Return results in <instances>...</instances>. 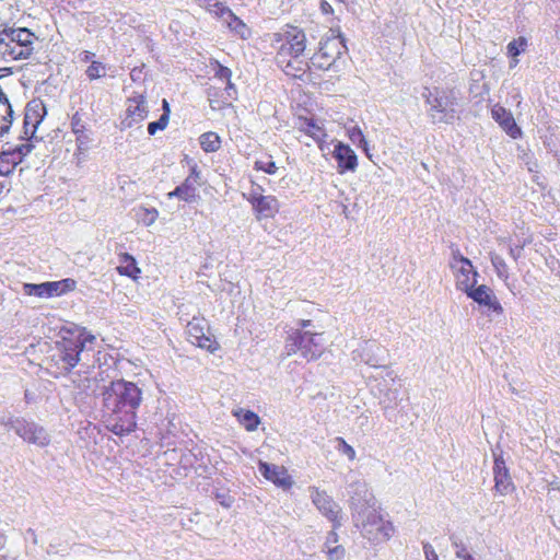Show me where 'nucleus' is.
<instances>
[{
  "label": "nucleus",
  "mask_w": 560,
  "mask_h": 560,
  "mask_svg": "<svg viewBox=\"0 0 560 560\" xmlns=\"http://www.w3.org/2000/svg\"><path fill=\"white\" fill-rule=\"evenodd\" d=\"M101 396L103 408L110 417V431L120 436L135 431L142 389L136 383L121 378L104 386Z\"/></svg>",
  "instance_id": "obj_1"
},
{
  "label": "nucleus",
  "mask_w": 560,
  "mask_h": 560,
  "mask_svg": "<svg viewBox=\"0 0 560 560\" xmlns=\"http://www.w3.org/2000/svg\"><path fill=\"white\" fill-rule=\"evenodd\" d=\"M37 39L38 37L26 27L0 24V61L10 63L30 58Z\"/></svg>",
  "instance_id": "obj_2"
},
{
  "label": "nucleus",
  "mask_w": 560,
  "mask_h": 560,
  "mask_svg": "<svg viewBox=\"0 0 560 560\" xmlns=\"http://www.w3.org/2000/svg\"><path fill=\"white\" fill-rule=\"evenodd\" d=\"M355 526L368 540L380 544L388 540L394 532L390 522L384 521L376 506L361 509L353 515Z\"/></svg>",
  "instance_id": "obj_3"
},
{
  "label": "nucleus",
  "mask_w": 560,
  "mask_h": 560,
  "mask_svg": "<svg viewBox=\"0 0 560 560\" xmlns=\"http://www.w3.org/2000/svg\"><path fill=\"white\" fill-rule=\"evenodd\" d=\"M429 104L428 114L434 124H452L457 116L458 97L453 90H436L429 95L423 94Z\"/></svg>",
  "instance_id": "obj_4"
},
{
  "label": "nucleus",
  "mask_w": 560,
  "mask_h": 560,
  "mask_svg": "<svg viewBox=\"0 0 560 560\" xmlns=\"http://www.w3.org/2000/svg\"><path fill=\"white\" fill-rule=\"evenodd\" d=\"M319 338L320 334L294 329L285 340V353L292 355L300 352L307 361L315 360L320 357L324 349Z\"/></svg>",
  "instance_id": "obj_5"
},
{
  "label": "nucleus",
  "mask_w": 560,
  "mask_h": 560,
  "mask_svg": "<svg viewBox=\"0 0 560 560\" xmlns=\"http://www.w3.org/2000/svg\"><path fill=\"white\" fill-rule=\"evenodd\" d=\"M4 427L13 430L24 442L37 447H47L51 443V435L42 424L27 420L23 417H9L1 422Z\"/></svg>",
  "instance_id": "obj_6"
},
{
  "label": "nucleus",
  "mask_w": 560,
  "mask_h": 560,
  "mask_svg": "<svg viewBox=\"0 0 560 560\" xmlns=\"http://www.w3.org/2000/svg\"><path fill=\"white\" fill-rule=\"evenodd\" d=\"M308 491L311 500L317 510L334 523L335 528L339 527L341 525L339 520L341 512L340 506L332 500L330 495L316 487H310Z\"/></svg>",
  "instance_id": "obj_7"
},
{
  "label": "nucleus",
  "mask_w": 560,
  "mask_h": 560,
  "mask_svg": "<svg viewBox=\"0 0 560 560\" xmlns=\"http://www.w3.org/2000/svg\"><path fill=\"white\" fill-rule=\"evenodd\" d=\"M341 48L345 45L341 39L328 38L320 43L318 52L312 57V63L318 69H329L341 55Z\"/></svg>",
  "instance_id": "obj_8"
},
{
  "label": "nucleus",
  "mask_w": 560,
  "mask_h": 560,
  "mask_svg": "<svg viewBox=\"0 0 560 560\" xmlns=\"http://www.w3.org/2000/svg\"><path fill=\"white\" fill-rule=\"evenodd\" d=\"M208 330V325L203 318L194 317L192 320L187 324L188 340L199 348L214 352L218 346L215 341L207 335Z\"/></svg>",
  "instance_id": "obj_9"
},
{
  "label": "nucleus",
  "mask_w": 560,
  "mask_h": 560,
  "mask_svg": "<svg viewBox=\"0 0 560 560\" xmlns=\"http://www.w3.org/2000/svg\"><path fill=\"white\" fill-rule=\"evenodd\" d=\"M305 43L306 36L303 31L298 28H292L291 31H288L284 35V42L281 44L279 48L278 58L281 59L284 57H300L306 48Z\"/></svg>",
  "instance_id": "obj_10"
},
{
  "label": "nucleus",
  "mask_w": 560,
  "mask_h": 560,
  "mask_svg": "<svg viewBox=\"0 0 560 560\" xmlns=\"http://www.w3.org/2000/svg\"><path fill=\"white\" fill-rule=\"evenodd\" d=\"M57 345L65 369H73L80 361V353L84 350V339L62 338Z\"/></svg>",
  "instance_id": "obj_11"
},
{
  "label": "nucleus",
  "mask_w": 560,
  "mask_h": 560,
  "mask_svg": "<svg viewBox=\"0 0 560 560\" xmlns=\"http://www.w3.org/2000/svg\"><path fill=\"white\" fill-rule=\"evenodd\" d=\"M258 469L267 480L283 490H289L293 486V479L283 466L260 462Z\"/></svg>",
  "instance_id": "obj_12"
},
{
  "label": "nucleus",
  "mask_w": 560,
  "mask_h": 560,
  "mask_svg": "<svg viewBox=\"0 0 560 560\" xmlns=\"http://www.w3.org/2000/svg\"><path fill=\"white\" fill-rule=\"evenodd\" d=\"M147 115L148 109L143 95H137L128 98L126 117L121 121V129L131 128L133 125L141 122L145 119Z\"/></svg>",
  "instance_id": "obj_13"
},
{
  "label": "nucleus",
  "mask_w": 560,
  "mask_h": 560,
  "mask_svg": "<svg viewBox=\"0 0 560 560\" xmlns=\"http://www.w3.org/2000/svg\"><path fill=\"white\" fill-rule=\"evenodd\" d=\"M467 296L474 300L479 305L488 307V310L501 315L503 307L494 295L493 291L486 284H481L477 288L471 287L468 292H465Z\"/></svg>",
  "instance_id": "obj_14"
},
{
  "label": "nucleus",
  "mask_w": 560,
  "mask_h": 560,
  "mask_svg": "<svg viewBox=\"0 0 560 560\" xmlns=\"http://www.w3.org/2000/svg\"><path fill=\"white\" fill-rule=\"evenodd\" d=\"M462 265L457 268H452L456 278V288L463 292H468L471 287L477 283V277L479 276L471 265L468 258H460Z\"/></svg>",
  "instance_id": "obj_15"
},
{
  "label": "nucleus",
  "mask_w": 560,
  "mask_h": 560,
  "mask_svg": "<svg viewBox=\"0 0 560 560\" xmlns=\"http://www.w3.org/2000/svg\"><path fill=\"white\" fill-rule=\"evenodd\" d=\"M351 488V508L354 511V514L361 509L372 508L376 505L375 498L369 491L368 486L364 482L357 481L350 485Z\"/></svg>",
  "instance_id": "obj_16"
},
{
  "label": "nucleus",
  "mask_w": 560,
  "mask_h": 560,
  "mask_svg": "<svg viewBox=\"0 0 560 560\" xmlns=\"http://www.w3.org/2000/svg\"><path fill=\"white\" fill-rule=\"evenodd\" d=\"M199 173L196 170V166L192 167L191 174L173 191L167 194V198L172 199L174 197L179 198L186 202H192L197 198V184H198Z\"/></svg>",
  "instance_id": "obj_17"
},
{
  "label": "nucleus",
  "mask_w": 560,
  "mask_h": 560,
  "mask_svg": "<svg viewBox=\"0 0 560 560\" xmlns=\"http://www.w3.org/2000/svg\"><path fill=\"white\" fill-rule=\"evenodd\" d=\"M332 155L338 163L339 173H345L347 171H355L358 166V158L354 151L349 145L338 142L335 145Z\"/></svg>",
  "instance_id": "obj_18"
},
{
  "label": "nucleus",
  "mask_w": 560,
  "mask_h": 560,
  "mask_svg": "<svg viewBox=\"0 0 560 560\" xmlns=\"http://www.w3.org/2000/svg\"><path fill=\"white\" fill-rule=\"evenodd\" d=\"M493 475H494V488L495 490L505 495L509 493L512 487L511 478L509 475V470L505 466V462L501 457H495L494 466H493Z\"/></svg>",
  "instance_id": "obj_19"
},
{
  "label": "nucleus",
  "mask_w": 560,
  "mask_h": 560,
  "mask_svg": "<svg viewBox=\"0 0 560 560\" xmlns=\"http://www.w3.org/2000/svg\"><path fill=\"white\" fill-rule=\"evenodd\" d=\"M280 208L279 201L275 196L267 195L255 203L253 208L256 212L257 219L273 218Z\"/></svg>",
  "instance_id": "obj_20"
},
{
  "label": "nucleus",
  "mask_w": 560,
  "mask_h": 560,
  "mask_svg": "<svg viewBox=\"0 0 560 560\" xmlns=\"http://www.w3.org/2000/svg\"><path fill=\"white\" fill-rule=\"evenodd\" d=\"M492 116L512 138H517L521 135V130L516 126L514 118L504 108H494Z\"/></svg>",
  "instance_id": "obj_21"
},
{
  "label": "nucleus",
  "mask_w": 560,
  "mask_h": 560,
  "mask_svg": "<svg viewBox=\"0 0 560 560\" xmlns=\"http://www.w3.org/2000/svg\"><path fill=\"white\" fill-rule=\"evenodd\" d=\"M328 533L324 544V551L328 560H342L346 556V550L341 545H338V534L335 530Z\"/></svg>",
  "instance_id": "obj_22"
},
{
  "label": "nucleus",
  "mask_w": 560,
  "mask_h": 560,
  "mask_svg": "<svg viewBox=\"0 0 560 560\" xmlns=\"http://www.w3.org/2000/svg\"><path fill=\"white\" fill-rule=\"evenodd\" d=\"M381 348L373 341H365L361 350H355L354 359L360 358L365 364L377 368L381 366L380 360L375 355V351H380Z\"/></svg>",
  "instance_id": "obj_23"
},
{
  "label": "nucleus",
  "mask_w": 560,
  "mask_h": 560,
  "mask_svg": "<svg viewBox=\"0 0 560 560\" xmlns=\"http://www.w3.org/2000/svg\"><path fill=\"white\" fill-rule=\"evenodd\" d=\"M195 2L210 14L219 19H225V16H232V11L224 4L222 0H195Z\"/></svg>",
  "instance_id": "obj_24"
},
{
  "label": "nucleus",
  "mask_w": 560,
  "mask_h": 560,
  "mask_svg": "<svg viewBox=\"0 0 560 560\" xmlns=\"http://www.w3.org/2000/svg\"><path fill=\"white\" fill-rule=\"evenodd\" d=\"M46 290L47 298L60 296L67 292L73 291L75 288V281L67 278L59 281H47Z\"/></svg>",
  "instance_id": "obj_25"
},
{
  "label": "nucleus",
  "mask_w": 560,
  "mask_h": 560,
  "mask_svg": "<svg viewBox=\"0 0 560 560\" xmlns=\"http://www.w3.org/2000/svg\"><path fill=\"white\" fill-rule=\"evenodd\" d=\"M19 154L10 150L0 154V174L9 175L22 162Z\"/></svg>",
  "instance_id": "obj_26"
},
{
  "label": "nucleus",
  "mask_w": 560,
  "mask_h": 560,
  "mask_svg": "<svg viewBox=\"0 0 560 560\" xmlns=\"http://www.w3.org/2000/svg\"><path fill=\"white\" fill-rule=\"evenodd\" d=\"M490 260L495 270L498 278L503 280L505 285L509 288V290L513 294H515L512 287L509 283L510 272H509V267H508L505 260L500 255L494 254V253L490 254Z\"/></svg>",
  "instance_id": "obj_27"
},
{
  "label": "nucleus",
  "mask_w": 560,
  "mask_h": 560,
  "mask_svg": "<svg viewBox=\"0 0 560 560\" xmlns=\"http://www.w3.org/2000/svg\"><path fill=\"white\" fill-rule=\"evenodd\" d=\"M120 262L121 265L117 267L119 275L136 279L138 273H140V269L137 267L136 260L131 255L127 253L122 254L120 256Z\"/></svg>",
  "instance_id": "obj_28"
},
{
  "label": "nucleus",
  "mask_w": 560,
  "mask_h": 560,
  "mask_svg": "<svg viewBox=\"0 0 560 560\" xmlns=\"http://www.w3.org/2000/svg\"><path fill=\"white\" fill-rule=\"evenodd\" d=\"M349 139L353 144L359 145L371 158L369 143L359 126H351L347 128Z\"/></svg>",
  "instance_id": "obj_29"
},
{
  "label": "nucleus",
  "mask_w": 560,
  "mask_h": 560,
  "mask_svg": "<svg viewBox=\"0 0 560 560\" xmlns=\"http://www.w3.org/2000/svg\"><path fill=\"white\" fill-rule=\"evenodd\" d=\"M200 147L206 152H215L221 147L220 137L212 131L205 132L199 138Z\"/></svg>",
  "instance_id": "obj_30"
},
{
  "label": "nucleus",
  "mask_w": 560,
  "mask_h": 560,
  "mask_svg": "<svg viewBox=\"0 0 560 560\" xmlns=\"http://www.w3.org/2000/svg\"><path fill=\"white\" fill-rule=\"evenodd\" d=\"M222 21L226 24V26L240 35L242 38H246L249 35V30L246 24L237 18L233 12L232 16H225Z\"/></svg>",
  "instance_id": "obj_31"
},
{
  "label": "nucleus",
  "mask_w": 560,
  "mask_h": 560,
  "mask_svg": "<svg viewBox=\"0 0 560 560\" xmlns=\"http://www.w3.org/2000/svg\"><path fill=\"white\" fill-rule=\"evenodd\" d=\"M235 416L238 417L240 422L244 425L247 431H254L257 429L259 424L258 416L250 410L240 409L235 412Z\"/></svg>",
  "instance_id": "obj_32"
},
{
  "label": "nucleus",
  "mask_w": 560,
  "mask_h": 560,
  "mask_svg": "<svg viewBox=\"0 0 560 560\" xmlns=\"http://www.w3.org/2000/svg\"><path fill=\"white\" fill-rule=\"evenodd\" d=\"M159 217V211L155 208L139 207L136 210V218L145 226L152 225Z\"/></svg>",
  "instance_id": "obj_33"
},
{
  "label": "nucleus",
  "mask_w": 560,
  "mask_h": 560,
  "mask_svg": "<svg viewBox=\"0 0 560 560\" xmlns=\"http://www.w3.org/2000/svg\"><path fill=\"white\" fill-rule=\"evenodd\" d=\"M106 66L101 62L93 60L91 65L85 70V75L90 81L101 79L106 75Z\"/></svg>",
  "instance_id": "obj_34"
},
{
  "label": "nucleus",
  "mask_w": 560,
  "mask_h": 560,
  "mask_svg": "<svg viewBox=\"0 0 560 560\" xmlns=\"http://www.w3.org/2000/svg\"><path fill=\"white\" fill-rule=\"evenodd\" d=\"M23 293L25 295H34L42 299H48L47 298V290H46V283H23Z\"/></svg>",
  "instance_id": "obj_35"
},
{
  "label": "nucleus",
  "mask_w": 560,
  "mask_h": 560,
  "mask_svg": "<svg viewBox=\"0 0 560 560\" xmlns=\"http://www.w3.org/2000/svg\"><path fill=\"white\" fill-rule=\"evenodd\" d=\"M335 443H336V450L348 457L349 460H354L355 459V451L354 448L349 445L343 438H336L335 439Z\"/></svg>",
  "instance_id": "obj_36"
},
{
  "label": "nucleus",
  "mask_w": 560,
  "mask_h": 560,
  "mask_svg": "<svg viewBox=\"0 0 560 560\" xmlns=\"http://www.w3.org/2000/svg\"><path fill=\"white\" fill-rule=\"evenodd\" d=\"M527 46V40L524 37H518L517 39L512 40L508 45V54L516 58L522 51L525 50Z\"/></svg>",
  "instance_id": "obj_37"
},
{
  "label": "nucleus",
  "mask_w": 560,
  "mask_h": 560,
  "mask_svg": "<svg viewBox=\"0 0 560 560\" xmlns=\"http://www.w3.org/2000/svg\"><path fill=\"white\" fill-rule=\"evenodd\" d=\"M168 124L167 114H162L156 121H152L148 125L149 135L153 136L158 130H163Z\"/></svg>",
  "instance_id": "obj_38"
},
{
  "label": "nucleus",
  "mask_w": 560,
  "mask_h": 560,
  "mask_svg": "<svg viewBox=\"0 0 560 560\" xmlns=\"http://www.w3.org/2000/svg\"><path fill=\"white\" fill-rule=\"evenodd\" d=\"M255 168L258 171H264L267 174H276L278 171V166L271 160H258L255 162Z\"/></svg>",
  "instance_id": "obj_39"
},
{
  "label": "nucleus",
  "mask_w": 560,
  "mask_h": 560,
  "mask_svg": "<svg viewBox=\"0 0 560 560\" xmlns=\"http://www.w3.org/2000/svg\"><path fill=\"white\" fill-rule=\"evenodd\" d=\"M39 124V120H37L36 117H32L28 113L25 114L24 117V133L26 136L33 137V135L36 131L37 125Z\"/></svg>",
  "instance_id": "obj_40"
},
{
  "label": "nucleus",
  "mask_w": 560,
  "mask_h": 560,
  "mask_svg": "<svg viewBox=\"0 0 560 560\" xmlns=\"http://www.w3.org/2000/svg\"><path fill=\"white\" fill-rule=\"evenodd\" d=\"M303 130L314 139H317L324 135L320 127L317 126L313 120H306Z\"/></svg>",
  "instance_id": "obj_41"
},
{
  "label": "nucleus",
  "mask_w": 560,
  "mask_h": 560,
  "mask_svg": "<svg viewBox=\"0 0 560 560\" xmlns=\"http://www.w3.org/2000/svg\"><path fill=\"white\" fill-rule=\"evenodd\" d=\"M71 128L75 135L83 133L85 131V126L78 113H75L71 118Z\"/></svg>",
  "instance_id": "obj_42"
},
{
  "label": "nucleus",
  "mask_w": 560,
  "mask_h": 560,
  "mask_svg": "<svg viewBox=\"0 0 560 560\" xmlns=\"http://www.w3.org/2000/svg\"><path fill=\"white\" fill-rule=\"evenodd\" d=\"M215 77L220 80L230 82L232 77V71L222 65L218 63L217 70H215Z\"/></svg>",
  "instance_id": "obj_43"
},
{
  "label": "nucleus",
  "mask_w": 560,
  "mask_h": 560,
  "mask_svg": "<svg viewBox=\"0 0 560 560\" xmlns=\"http://www.w3.org/2000/svg\"><path fill=\"white\" fill-rule=\"evenodd\" d=\"M259 190H260V187H258L256 189H252L247 195H244L246 197V199L250 202L253 208L255 207V203H257L260 200V198L265 197V195H261L259 192Z\"/></svg>",
  "instance_id": "obj_44"
},
{
  "label": "nucleus",
  "mask_w": 560,
  "mask_h": 560,
  "mask_svg": "<svg viewBox=\"0 0 560 560\" xmlns=\"http://www.w3.org/2000/svg\"><path fill=\"white\" fill-rule=\"evenodd\" d=\"M422 547L425 560H439L438 555L431 544L423 542Z\"/></svg>",
  "instance_id": "obj_45"
},
{
  "label": "nucleus",
  "mask_w": 560,
  "mask_h": 560,
  "mask_svg": "<svg viewBox=\"0 0 560 560\" xmlns=\"http://www.w3.org/2000/svg\"><path fill=\"white\" fill-rule=\"evenodd\" d=\"M460 258H465L460 253L459 249H453L452 250V260L450 261V267L457 268L459 265H462V261H459Z\"/></svg>",
  "instance_id": "obj_46"
},
{
  "label": "nucleus",
  "mask_w": 560,
  "mask_h": 560,
  "mask_svg": "<svg viewBox=\"0 0 560 560\" xmlns=\"http://www.w3.org/2000/svg\"><path fill=\"white\" fill-rule=\"evenodd\" d=\"M453 546L456 548L455 555L457 558L464 559L465 556L469 555V552H467L465 546L462 542L453 540Z\"/></svg>",
  "instance_id": "obj_47"
},
{
  "label": "nucleus",
  "mask_w": 560,
  "mask_h": 560,
  "mask_svg": "<svg viewBox=\"0 0 560 560\" xmlns=\"http://www.w3.org/2000/svg\"><path fill=\"white\" fill-rule=\"evenodd\" d=\"M77 142H78L79 150H84L88 147V144L90 142V138L85 133V131L83 133L77 135Z\"/></svg>",
  "instance_id": "obj_48"
},
{
  "label": "nucleus",
  "mask_w": 560,
  "mask_h": 560,
  "mask_svg": "<svg viewBox=\"0 0 560 560\" xmlns=\"http://www.w3.org/2000/svg\"><path fill=\"white\" fill-rule=\"evenodd\" d=\"M31 150H32L31 144H22V145L14 148L12 151L14 153H20L19 155L21 156V160L23 161V158L25 155H27L31 152Z\"/></svg>",
  "instance_id": "obj_49"
},
{
  "label": "nucleus",
  "mask_w": 560,
  "mask_h": 560,
  "mask_svg": "<svg viewBox=\"0 0 560 560\" xmlns=\"http://www.w3.org/2000/svg\"><path fill=\"white\" fill-rule=\"evenodd\" d=\"M73 338L74 339H84V347L86 346L88 342L93 343V341L95 340V337L91 334H88L85 331V329L80 331V334Z\"/></svg>",
  "instance_id": "obj_50"
},
{
  "label": "nucleus",
  "mask_w": 560,
  "mask_h": 560,
  "mask_svg": "<svg viewBox=\"0 0 560 560\" xmlns=\"http://www.w3.org/2000/svg\"><path fill=\"white\" fill-rule=\"evenodd\" d=\"M94 52H91L89 50H82L80 54H79V60L82 61V62H89V61H93L92 58L94 57Z\"/></svg>",
  "instance_id": "obj_51"
},
{
  "label": "nucleus",
  "mask_w": 560,
  "mask_h": 560,
  "mask_svg": "<svg viewBox=\"0 0 560 560\" xmlns=\"http://www.w3.org/2000/svg\"><path fill=\"white\" fill-rule=\"evenodd\" d=\"M11 125V120H0V137L9 132Z\"/></svg>",
  "instance_id": "obj_52"
},
{
  "label": "nucleus",
  "mask_w": 560,
  "mask_h": 560,
  "mask_svg": "<svg viewBox=\"0 0 560 560\" xmlns=\"http://www.w3.org/2000/svg\"><path fill=\"white\" fill-rule=\"evenodd\" d=\"M225 91H226V93H228L230 98H232V100L235 98L236 90H235L234 84L231 81L228 82Z\"/></svg>",
  "instance_id": "obj_53"
},
{
  "label": "nucleus",
  "mask_w": 560,
  "mask_h": 560,
  "mask_svg": "<svg viewBox=\"0 0 560 560\" xmlns=\"http://www.w3.org/2000/svg\"><path fill=\"white\" fill-rule=\"evenodd\" d=\"M320 9L326 14L332 13V7L326 0H322Z\"/></svg>",
  "instance_id": "obj_54"
},
{
  "label": "nucleus",
  "mask_w": 560,
  "mask_h": 560,
  "mask_svg": "<svg viewBox=\"0 0 560 560\" xmlns=\"http://www.w3.org/2000/svg\"><path fill=\"white\" fill-rule=\"evenodd\" d=\"M522 247L513 248L510 247V255L514 260H517L521 256Z\"/></svg>",
  "instance_id": "obj_55"
},
{
  "label": "nucleus",
  "mask_w": 560,
  "mask_h": 560,
  "mask_svg": "<svg viewBox=\"0 0 560 560\" xmlns=\"http://www.w3.org/2000/svg\"><path fill=\"white\" fill-rule=\"evenodd\" d=\"M299 325L301 326L300 330L305 331L306 328L312 326V320H310V319H301L299 322Z\"/></svg>",
  "instance_id": "obj_56"
},
{
  "label": "nucleus",
  "mask_w": 560,
  "mask_h": 560,
  "mask_svg": "<svg viewBox=\"0 0 560 560\" xmlns=\"http://www.w3.org/2000/svg\"><path fill=\"white\" fill-rule=\"evenodd\" d=\"M163 110H164L163 114H167V117L170 118V112L171 110H170V105H168L166 100H163Z\"/></svg>",
  "instance_id": "obj_57"
},
{
  "label": "nucleus",
  "mask_w": 560,
  "mask_h": 560,
  "mask_svg": "<svg viewBox=\"0 0 560 560\" xmlns=\"http://www.w3.org/2000/svg\"><path fill=\"white\" fill-rule=\"evenodd\" d=\"M462 560H475L474 557L469 553L468 556H465Z\"/></svg>",
  "instance_id": "obj_58"
}]
</instances>
